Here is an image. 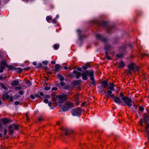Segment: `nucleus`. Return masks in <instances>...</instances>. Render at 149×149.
<instances>
[{
    "mask_svg": "<svg viewBox=\"0 0 149 149\" xmlns=\"http://www.w3.org/2000/svg\"><path fill=\"white\" fill-rule=\"evenodd\" d=\"M87 76H89L90 77V79L92 81L91 83V84L95 85V82L94 77V73L92 70H86L83 73L82 75V79L84 80H87L88 79Z\"/></svg>",
    "mask_w": 149,
    "mask_h": 149,
    "instance_id": "1",
    "label": "nucleus"
},
{
    "mask_svg": "<svg viewBox=\"0 0 149 149\" xmlns=\"http://www.w3.org/2000/svg\"><path fill=\"white\" fill-rule=\"evenodd\" d=\"M74 107V104L70 102H66L62 107V110L64 111H66Z\"/></svg>",
    "mask_w": 149,
    "mask_h": 149,
    "instance_id": "2",
    "label": "nucleus"
},
{
    "mask_svg": "<svg viewBox=\"0 0 149 149\" xmlns=\"http://www.w3.org/2000/svg\"><path fill=\"white\" fill-rule=\"evenodd\" d=\"M81 109L79 108H77L72 109L71 111L72 114L73 116H79L81 115Z\"/></svg>",
    "mask_w": 149,
    "mask_h": 149,
    "instance_id": "3",
    "label": "nucleus"
},
{
    "mask_svg": "<svg viewBox=\"0 0 149 149\" xmlns=\"http://www.w3.org/2000/svg\"><path fill=\"white\" fill-rule=\"evenodd\" d=\"M122 99L123 100L124 102L129 107H130L132 105L131 99L127 97H123L122 98Z\"/></svg>",
    "mask_w": 149,
    "mask_h": 149,
    "instance_id": "4",
    "label": "nucleus"
},
{
    "mask_svg": "<svg viewBox=\"0 0 149 149\" xmlns=\"http://www.w3.org/2000/svg\"><path fill=\"white\" fill-rule=\"evenodd\" d=\"M56 97L58 98V102L59 103H62L67 98V97L65 95H58Z\"/></svg>",
    "mask_w": 149,
    "mask_h": 149,
    "instance_id": "5",
    "label": "nucleus"
},
{
    "mask_svg": "<svg viewBox=\"0 0 149 149\" xmlns=\"http://www.w3.org/2000/svg\"><path fill=\"white\" fill-rule=\"evenodd\" d=\"M135 64L134 63H131L128 66V73H129L131 74V72L133 71L134 69Z\"/></svg>",
    "mask_w": 149,
    "mask_h": 149,
    "instance_id": "6",
    "label": "nucleus"
},
{
    "mask_svg": "<svg viewBox=\"0 0 149 149\" xmlns=\"http://www.w3.org/2000/svg\"><path fill=\"white\" fill-rule=\"evenodd\" d=\"M96 38L97 39H99L104 42H106L107 41V39L106 38H103L100 35H97L96 36Z\"/></svg>",
    "mask_w": 149,
    "mask_h": 149,
    "instance_id": "7",
    "label": "nucleus"
},
{
    "mask_svg": "<svg viewBox=\"0 0 149 149\" xmlns=\"http://www.w3.org/2000/svg\"><path fill=\"white\" fill-rule=\"evenodd\" d=\"M73 73L76 74V77L77 79H79V77L82 75V74L80 72H78L76 70H74L73 72Z\"/></svg>",
    "mask_w": 149,
    "mask_h": 149,
    "instance_id": "8",
    "label": "nucleus"
},
{
    "mask_svg": "<svg viewBox=\"0 0 149 149\" xmlns=\"http://www.w3.org/2000/svg\"><path fill=\"white\" fill-rule=\"evenodd\" d=\"M61 129L64 131L65 132V135H68L70 134L72 132V131L70 129H64L63 128H61Z\"/></svg>",
    "mask_w": 149,
    "mask_h": 149,
    "instance_id": "9",
    "label": "nucleus"
},
{
    "mask_svg": "<svg viewBox=\"0 0 149 149\" xmlns=\"http://www.w3.org/2000/svg\"><path fill=\"white\" fill-rule=\"evenodd\" d=\"M61 68H62L61 67L59 64H56L55 65L54 71L56 72L59 71L61 70Z\"/></svg>",
    "mask_w": 149,
    "mask_h": 149,
    "instance_id": "10",
    "label": "nucleus"
},
{
    "mask_svg": "<svg viewBox=\"0 0 149 149\" xmlns=\"http://www.w3.org/2000/svg\"><path fill=\"white\" fill-rule=\"evenodd\" d=\"M101 84L102 85V86L104 88L108 87V82L105 81H102L101 83Z\"/></svg>",
    "mask_w": 149,
    "mask_h": 149,
    "instance_id": "11",
    "label": "nucleus"
},
{
    "mask_svg": "<svg viewBox=\"0 0 149 149\" xmlns=\"http://www.w3.org/2000/svg\"><path fill=\"white\" fill-rule=\"evenodd\" d=\"M149 120V117L148 115L145 113L144 115V121L145 123H148V121Z\"/></svg>",
    "mask_w": 149,
    "mask_h": 149,
    "instance_id": "12",
    "label": "nucleus"
},
{
    "mask_svg": "<svg viewBox=\"0 0 149 149\" xmlns=\"http://www.w3.org/2000/svg\"><path fill=\"white\" fill-rule=\"evenodd\" d=\"M13 126H11V125H10L9 126V134L12 135H13L14 133V131L13 130V128L12 127Z\"/></svg>",
    "mask_w": 149,
    "mask_h": 149,
    "instance_id": "13",
    "label": "nucleus"
},
{
    "mask_svg": "<svg viewBox=\"0 0 149 149\" xmlns=\"http://www.w3.org/2000/svg\"><path fill=\"white\" fill-rule=\"evenodd\" d=\"M112 91L108 90L107 91V93L108 94V95L110 97L112 98H114L115 97V96L114 94H112Z\"/></svg>",
    "mask_w": 149,
    "mask_h": 149,
    "instance_id": "14",
    "label": "nucleus"
},
{
    "mask_svg": "<svg viewBox=\"0 0 149 149\" xmlns=\"http://www.w3.org/2000/svg\"><path fill=\"white\" fill-rule=\"evenodd\" d=\"M114 85L113 84L111 83L110 84V86L109 87V89L110 91H115V90L114 88Z\"/></svg>",
    "mask_w": 149,
    "mask_h": 149,
    "instance_id": "15",
    "label": "nucleus"
},
{
    "mask_svg": "<svg viewBox=\"0 0 149 149\" xmlns=\"http://www.w3.org/2000/svg\"><path fill=\"white\" fill-rule=\"evenodd\" d=\"M12 126V127L13 129H14L16 130H17L19 129V125L17 124H12L11 125Z\"/></svg>",
    "mask_w": 149,
    "mask_h": 149,
    "instance_id": "16",
    "label": "nucleus"
},
{
    "mask_svg": "<svg viewBox=\"0 0 149 149\" xmlns=\"http://www.w3.org/2000/svg\"><path fill=\"white\" fill-rule=\"evenodd\" d=\"M113 100L115 102L118 104H120L121 102V101L120 99L117 97H114V99Z\"/></svg>",
    "mask_w": 149,
    "mask_h": 149,
    "instance_id": "17",
    "label": "nucleus"
},
{
    "mask_svg": "<svg viewBox=\"0 0 149 149\" xmlns=\"http://www.w3.org/2000/svg\"><path fill=\"white\" fill-rule=\"evenodd\" d=\"M9 98V96L6 93H4L2 95V99L4 100L5 99H8Z\"/></svg>",
    "mask_w": 149,
    "mask_h": 149,
    "instance_id": "18",
    "label": "nucleus"
},
{
    "mask_svg": "<svg viewBox=\"0 0 149 149\" xmlns=\"http://www.w3.org/2000/svg\"><path fill=\"white\" fill-rule=\"evenodd\" d=\"M99 25L103 27H105L107 26V23L105 22H101L100 23Z\"/></svg>",
    "mask_w": 149,
    "mask_h": 149,
    "instance_id": "19",
    "label": "nucleus"
},
{
    "mask_svg": "<svg viewBox=\"0 0 149 149\" xmlns=\"http://www.w3.org/2000/svg\"><path fill=\"white\" fill-rule=\"evenodd\" d=\"M124 63L123 61H120L118 64V66L119 68H122L124 67Z\"/></svg>",
    "mask_w": 149,
    "mask_h": 149,
    "instance_id": "20",
    "label": "nucleus"
},
{
    "mask_svg": "<svg viewBox=\"0 0 149 149\" xmlns=\"http://www.w3.org/2000/svg\"><path fill=\"white\" fill-rule=\"evenodd\" d=\"M2 121L3 123L7 124L9 122L10 120L6 118H3Z\"/></svg>",
    "mask_w": 149,
    "mask_h": 149,
    "instance_id": "21",
    "label": "nucleus"
},
{
    "mask_svg": "<svg viewBox=\"0 0 149 149\" xmlns=\"http://www.w3.org/2000/svg\"><path fill=\"white\" fill-rule=\"evenodd\" d=\"M19 84V81L17 80H14L13 81L11 85L12 86H17Z\"/></svg>",
    "mask_w": 149,
    "mask_h": 149,
    "instance_id": "22",
    "label": "nucleus"
},
{
    "mask_svg": "<svg viewBox=\"0 0 149 149\" xmlns=\"http://www.w3.org/2000/svg\"><path fill=\"white\" fill-rule=\"evenodd\" d=\"M1 65L5 66L6 67L8 65L6 62L5 61H1Z\"/></svg>",
    "mask_w": 149,
    "mask_h": 149,
    "instance_id": "23",
    "label": "nucleus"
},
{
    "mask_svg": "<svg viewBox=\"0 0 149 149\" xmlns=\"http://www.w3.org/2000/svg\"><path fill=\"white\" fill-rule=\"evenodd\" d=\"M58 76L61 81H62L64 80V78L61 75L58 74Z\"/></svg>",
    "mask_w": 149,
    "mask_h": 149,
    "instance_id": "24",
    "label": "nucleus"
},
{
    "mask_svg": "<svg viewBox=\"0 0 149 149\" xmlns=\"http://www.w3.org/2000/svg\"><path fill=\"white\" fill-rule=\"evenodd\" d=\"M139 68V66H137L135 65L134 67V69L133 71L134 72H135L136 71H137L138 70Z\"/></svg>",
    "mask_w": 149,
    "mask_h": 149,
    "instance_id": "25",
    "label": "nucleus"
},
{
    "mask_svg": "<svg viewBox=\"0 0 149 149\" xmlns=\"http://www.w3.org/2000/svg\"><path fill=\"white\" fill-rule=\"evenodd\" d=\"M54 49L55 50H57L59 47V45L58 44H55L53 46Z\"/></svg>",
    "mask_w": 149,
    "mask_h": 149,
    "instance_id": "26",
    "label": "nucleus"
},
{
    "mask_svg": "<svg viewBox=\"0 0 149 149\" xmlns=\"http://www.w3.org/2000/svg\"><path fill=\"white\" fill-rule=\"evenodd\" d=\"M145 56H149V54L146 53H142L141 54V57L142 58Z\"/></svg>",
    "mask_w": 149,
    "mask_h": 149,
    "instance_id": "27",
    "label": "nucleus"
},
{
    "mask_svg": "<svg viewBox=\"0 0 149 149\" xmlns=\"http://www.w3.org/2000/svg\"><path fill=\"white\" fill-rule=\"evenodd\" d=\"M78 96L79 95L78 94H76L75 95L74 97L75 100H77V101L78 100H79Z\"/></svg>",
    "mask_w": 149,
    "mask_h": 149,
    "instance_id": "28",
    "label": "nucleus"
},
{
    "mask_svg": "<svg viewBox=\"0 0 149 149\" xmlns=\"http://www.w3.org/2000/svg\"><path fill=\"white\" fill-rule=\"evenodd\" d=\"M77 31L78 33V34H79V39H80V40H82L81 39V31L80 30H77Z\"/></svg>",
    "mask_w": 149,
    "mask_h": 149,
    "instance_id": "29",
    "label": "nucleus"
},
{
    "mask_svg": "<svg viewBox=\"0 0 149 149\" xmlns=\"http://www.w3.org/2000/svg\"><path fill=\"white\" fill-rule=\"evenodd\" d=\"M1 86L5 90H7V88L6 87L5 85L1 83Z\"/></svg>",
    "mask_w": 149,
    "mask_h": 149,
    "instance_id": "30",
    "label": "nucleus"
},
{
    "mask_svg": "<svg viewBox=\"0 0 149 149\" xmlns=\"http://www.w3.org/2000/svg\"><path fill=\"white\" fill-rule=\"evenodd\" d=\"M105 56L108 59L110 60L111 59L110 57L108 56L107 52H106L105 53Z\"/></svg>",
    "mask_w": 149,
    "mask_h": 149,
    "instance_id": "31",
    "label": "nucleus"
},
{
    "mask_svg": "<svg viewBox=\"0 0 149 149\" xmlns=\"http://www.w3.org/2000/svg\"><path fill=\"white\" fill-rule=\"evenodd\" d=\"M111 46H110L109 45H105L104 47L105 49H106L107 50L108 49H109L110 48Z\"/></svg>",
    "mask_w": 149,
    "mask_h": 149,
    "instance_id": "32",
    "label": "nucleus"
},
{
    "mask_svg": "<svg viewBox=\"0 0 149 149\" xmlns=\"http://www.w3.org/2000/svg\"><path fill=\"white\" fill-rule=\"evenodd\" d=\"M7 68H8V70H11L13 69V67L11 65H8L7 66H6Z\"/></svg>",
    "mask_w": 149,
    "mask_h": 149,
    "instance_id": "33",
    "label": "nucleus"
},
{
    "mask_svg": "<svg viewBox=\"0 0 149 149\" xmlns=\"http://www.w3.org/2000/svg\"><path fill=\"white\" fill-rule=\"evenodd\" d=\"M52 19V18L49 16H47L46 17V20L48 22H49Z\"/></svg>",
    "mask_w": 149,
    "mask_h": 149,
    "instance_id": "34",
    "label": "nucleus"
},
{
    "mask_svg": "<svg viewBox=\"0 0 149 149\" xmlns=\"http://www.w3.org/2000/svg\"><path fill=\"white\" fill-rule=\"evenodd\" d=\"M146 127H145L146 131H147L149 127V124L148 123H146Z\"/></svg>",
    "mask_w": 149,
    "mask_h": 149,
    "instance_id": "35",
    "label": "nucleus"
},
{
    "mask_svg": "<svg viewBox=\"0 0 149 149\" xmlns=\"http://www.w3.org/2000/svg\"><path fill=\"white\" fill-rule=\"evenodd\" d=\"M139 110L140 111H142L144 110V108L143 107L141 106H140L139 107Z\"/></svg>",
    "mask_w": 149,
    "mask_h": 149,
    "instance_id": "36",
    "label": "nucleus"
},
{
    "mask_svg": "<svg viewBox=\"0 0 149 149\" xmlns=\"http://www.w3.org/2000/svg\"><path fill=\"white\" fill-rule=\"evenodd\" d=\"M17 71L19 73L21 72L22 71V69L20 68H17Z\"/></svg>",
    "mask_w": 149,
    "mask_h": 149,
    "instance_id": "37",
    "label": "nucleus"
},
{
    "mask_svg": "<svg viewBox=\"0 0 149 149\" xmlns=\"http://www.w3.org/2000/svg\"><path fill=\"white\" fill-rule=\"evenodd\" d=\"M26 84L29 86H30L31 85V82L29 81H27L26 82Z\"/></svg>",
    "mask_w": 149,
    "mask_h": 149,
    "instance_id": "38",
    "label": "nucleus"
},
{
    "mask_svg": "<svg viewBox=\"0 0 149 149\" xmlns=\"http://www.w3.org/2000/svg\"><path fill=\"white\" fill-rule=\"evenodd\" d=\"M50 87H49V86H47L46 87H45V88H44V89L46 91L49 90H50Z\"/></svg>",
    "mask_w": 149,
    "mask_h": 149,
    "instance_id": "39",
    "label": "nucleus"
},
{
    "mask_svg": "<svg viewBox=\"0 0 149 149\" xmlns=\"http://www.w3.org/2000/svg\"><path fill=\"white\" fill-rule=\"evenodd\" d=\"M139 124H141V126H142L143 124V120L142 119H140L139 120Z\"/></svg>",
    "mask_w": 149,
    "mask_h": 149,
    "instance_id": "40",
    "label": "nucleus"
},
{
    "mask_svg": "<svg viewBox=\"0 0 149 149\" xmlns=\"http://www.w3.org/2000/svg\"><path fill=\"white\" fill-rule=\"evenodd\" d=\"M116 56L117 57H118L119 58H120L122 56L123 54H117Z\"/></svg>",
    "mask_w": 149,
    "mask_h": 149,
    "instance_id": "41",
    "label": "nucleus"
},
{
    "mask_svg": "<svg viewBox=\"0 0 149 149\" xmlns=\"http://www.w3.org/2000/svg\"><path fill=\"white\" fill-rule=\"evenodd\" d=\"M9 100L10 102H13V97L12 96H11L10 97H9Z\"/></svg>",
    "mask_w": 149,
    "mask_h": 149,
    "instance_id": "42",
    "label": "nucleus"
},
{
    "mask_svg": "<svg viewBox=\"0 0 149 149\" xmlns=\"http://www.w3.org/2000/svg\"><path fill=\"white\" fill-rule=\"evenodd\" d=\"M24 93V91H20L19 92V93L20 95H23Z\"/></svg>",
    "mask_w": 149,
    "mask_h": 149,
    "instance_id": "43",
    "label": "nucleus"
},
{
    "mask_svg": "<svg viewBox=\"0 0 149 149\" xmlns=\"http://www.w3.org/2000/svg\"><path fill=\"white\" fill-rule=\"evenodd\" d=\"M19 97V96L17 95H15L14 96V98L15 99H16V98Z\"/></svg>",
    "mask_w": 149,
    "mask_h": 149,
    "instance_id": "44",
    "label": "nucleus"
},
{
    "mask_svg": "<svg viewBox=\"0 0 149 149\" xmlns=\"http://www.w3.org/2000/svg\"><path fill=\"white\" fill-rule=\"evenodd\" d=\"M60 84L62 86H63L65 85V84L64 82L62 81L60 82Z\"/></svg>",
    "mask_w": 149,
    "mask_h": 149,
    "instance_id": "45",
    "label": "nucleus"
},
{
    "mask_svg": "<svg viewBox=\"0 0 149 149\" xmlns=\"http://www.w3.org/2000/svg\"><path fill=\"white\" fill-rule=\"evenodd\" d=\"M21 89V87L20 86H18L16 87L15 89L16 90H20Z\"/></svg>",
    "mask_w": 149,
    "mask_h": 149,
    "instance_id": "46",
    "label": "nucleus"
},
{
    "mask_svg": "<svg viewBox=\"0 0 149 149\" xmlns=\"http://www.w3.org/2000/svg\"><path fill=\"white\" fill-rule=\"evenodd\" d=\"M7 132V130L6 129H5L4 131V134L5 136Z\"/></svg>",
    "mask_w": 149,
    "mask_h": 149,
    "instance_id": "47",
    "label": "nucleus"
},
{
    "mask_svg": "<svg viewBox=\"0 0 149 149\" xmlns=\"http://www.w3.org/2000/svg\"><path fill=\"white\" fill-rule=\"evenodd\" d=\"M15 104L16 105H17L19 104V102L17 101H15Z\"/></svg>",
    "mask_w": 149,
    "mask_h": 149,
    "instance_id": "48",
    "label": "nucleus"
},
{
    "mask_svg": "<svg viewBox=\"0 0 149 149\" xmlns=\"http://www.w3.org/2000/svg\"><path fill=\"white\" fill-rule=\"evenodd\" d=\"M30 97L32 99H34L35 98V95H31L30 96Z\"/></svg>",
    "mask_w": 149,
    "mask_h": 149,
    "instance_id": "49",
    "label": "nucleus"
},
{
    "mask_svg": "<svg viewBox=\"0 0 149 149\" xmlns=\"http://www.w3.org/2000/svg\"><path fill=\"white\" fill-rule=\"evenodd\" d=\"M45 98H50V96L49 95H47L45 96Z\"/></svg>",
    "mask_w": 149,
    "mask_h": 149,
    "instance_id": "50",
    "label": "nucleus"
},
{
    "mask_svg": "<svg viewBox=\"0 0 149 149\" xmlns=\"http://www.w3.org/2000/svg\"><path fill=\"white\" fill-rule=\"evenodd\" d=\"M5 66H3V65H1L0 66V68L1 69L3 70L5 68Z\"/></svg>",
    "mask_w": 149,
    "mask_h": 149,
    "instance_id": "51",
    "label": "nucleus"
},
{
    "mask_svg": "<svg viewBox=\"0 0 149 149\" xmlns=\"http://www.w3.org/2000/svg\"><path fill=\"white\" fill-rule=\"evenodd\" d=\"M52 22L54 23H56V19H53Z\"/></svg>",
    "mask_w": 149,
    "mask_h": 149,
    "instance_id": "52",
    "label": "nucleus"
},
{
    "mask_svg": "<svg viewBox=\"0 0 149 149\" xmlns=\"http://www.w3.org/2000/svg\"><path fill=\"white\" fill-rule=\"evenodd\" d=\"M42 120L43 118L41 117H40L38 118V120L40 121H42Z\"/></svg>",
    "mask_w": 149,
    "mask_h": 149,
    "instance_id": "53",
    "label": "nucleus"
},
{
    "mask_svg": "<svg viewBox=\"0 0 149 149\" xmlns=\"http://www.w3.org/2000/svg\"><path fill=\"white\" fill-rule=\"evenodd\" d=\"M82 68L84 70H86L87 68V66H83Z\"/></svg>",
    "mask_w": 149,
    "mask_h": 149,
    "instance_id": "54",
    "label": "nucleus"
},
{
    "mask_svg": "<svg viewBox=\"0 0 149 149\" xmlns=\"http://www.w3.org/2000/svg\"><path fill=\"white\" fill-rule=\"evenodd\" d=\"M70 88V86L69 85L67 86H65V88L66 89H69Z\"/></svg>",
    "mask_w": 149,
    "mask_h": 149,
    "instance_id": "55",
    "label": "nucleus"
},
{
    "mask_svg": "<svg viewBox=\"0 0 149 149\" xmlns=\"http://www.w3.org/2000/svg\"><path fill=\"white\" fill-rule=\"evenodd\" d=\"M48 100L47 99H45L44 100V102L45 103H47L48 102Z\"/></svg>",
    "mask_w": 149,
    "mask_h": 149,
    "instance_id": "56",
    "label": "nucleus"
},
{
    "mask_svg": "<svg viewBox=\"0 0 149 149\" xmlns=\"http://www.w3.org/2000/svg\"><path fill=\"white\" fill-rule=\"evenodd\" d=\"M120 95L121 97H124L123 93H120Z\"/></svg>",
    "mask_w": 149,
    "mask_h": 149,
    "instance_id": "57",
    "label": "nucleus"
},
{
    "mask_svg": "<svg viewBox=\"0 0 149 149\" xmlns=\"http://www.w3.org/2000/svg\"><path fill=\"white\" fill-rule=\"evenodd\" d=\"M75 101H76V105H77L79 103V100H78L77 101V100Z\"/></svg>",
    "mask_w": 149,
    "mask_h": 149,
    "instance_id": "58",
    "label": "nucleus"
},
{
    "mask_svg": "<svg viewBox=\"0 0 149 149\" xmlns=\"http://www.w3.org/2000/svg\"><path fill=\"white\" fill-rule=\"evenodd\" d=\"M48 105L49 107H51L52 106V102H49L48 103Z\"/></svg>",
    "mask_w": 149,
    "mask_h": 149,
    "instance_id": "59",
    "label": "nucleus"
},
{
    "mask_svg": "<svg viewBox=\"0 0 149 149\" xmlns=\"http://www.w3.org/2000/svg\"><path fill=\"white\" fill-rule=\"evenodd\" d=\"M30 69V67H28L27 68H25L24 69V70H28Z\"/></svg>",
    "mask_w": 149,
    "mask_h": 149,
    "instance_id": "60",
    "label": "nucleus"
},
{
    "mask_svg": "<svg viewBox=\"0 0 149 149\" xmlns=\"http://www.w3.org/2000/svg\"><path fill=\"white\" fill-rule=\"evenodd\" d=\"M35 96L37 97H41L39 95L37 94H35Z\"/></svg>",
    "mask_w": 149,
    "mask_h": 149,
    "instance_id": "61",
    "label": "nucleus"
},
{
    "mask_svg": "<svg viewBox=\"0 0 149 149\" xmlns=\"http://www.w3.org/2000/svg\"><path fill=\"white\" fill-rule=\"evenodd\" d=\"M77 70L79 71H82V69L81 68H78Z\"/></svg>",
    "mask_w": 149,
    "mask_h": 149,
    "instance_id": "62",
    "label": "nucleus"
},
{
    "mask_svg": "<svg viewBox=\"0 0 149 149\" xmlns=\"http://www.w3.org/2000/svg\"><path fill=\"white\" fill-rule=\"evenodd\" d=\"M4 79V77L1 76H0V80H2L3 79Z\"/></svg>",
    "mask_w": 149,
    "mask_h": 149,
    "instance_id": "63",
    "label": "nucleus"
},
{
    "mask_svg": "<svg viewBox=\"0 0 149 149\" xmlns=\"http://www.w3.org/2000/svg\"><path fill=\"white\" fill-rule=\"evenodd\" d=\"M42 67V65L41 63H40L38 66V68H41Z\"/></svg>",
    "mask_w": 149,
    "mask_h": 149,
    "instance_id": "64",
    "label": "nucleus"
}]
</instances>
